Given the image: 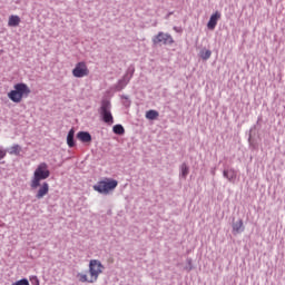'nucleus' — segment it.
Listing matches in <instances>:
<instances>
[{
	"label": "nucleus",
	"mask_w": 285,
	"mask_h": 285,
	"mask_svg": "<svg viewBox=\"0 0 285 285\" xmlns=\"http://www.w3.org/2000/svg\"><path fill=\"white\" fill-rule=\"evenodd\" d=\"M115 135H124V132H126V129H124V126L121 125H116L112 128Z\"/></svg>",
	"instance_id": "obj_16"
},
{
	"label": "nucleus",
	"mask_w": 285,
	"mask_h": 285,
	"mask_svg": "<svg viewBox=\"0 0 285 285\" xmlns=\"http://www.w3.org/2000/svg\"><path fill=\"white\" fill-rule=\"evenodd\" d=\"M157 117H159V111H157V110L150 109L146 112V119H149L153 121V120L157 119Z\"/></svg>",
	"instance_id": "obj_13"
},
{
	"label": "nucleus",
	"mask_w": 285,
	"mask_h": 285,
	"mask_svg": "<svg viewBox=\"0 0 285 285\" xmlns=\"http://www.w3.org/2000/svg\"><path fill=\"white\" fill-rule=\"evenodd\" d=\"M50 177V169L48 167V164L40 163L37 168L33 171V176L30 181V187L32 190H37L36 198L37 199H43L48 193H50V185L48 183H42L43 180L48 179Z\"/></svg>",
	"instance_id": "obj_1"
},
{
	"label": "nucleus",
	"mask_w": 285,
	"mask_h": 285,
	"mask_svg": "<svg viewBox=\"0 0 285 285\" xmlns=\"http://www.w3.org/2000/svg\"><path fill=\"white\" fill-rule=\"evenodd\" d=\"M77 139L82 144H90L92 141V136H90V132L88 131H79L77 134Z\"/></svg>",
	"instance_id": "obj_9"
},
{
	"label": "nucleus",
	"mask_w": 285,
	"mask_h": 285,
	"mask_svg": "<svg viewBox=\"0 0 285 285\" xmlns=\"http://www.w3.org/2000/svg\"><path fill=\"white\" fill-rule=\"evenodd\" d=\"M104 264H101V261L98 259H91L89 262V271L86 273H79L77 274L78 282H81L82 284H95L97 279H99V275L104 273Z\"/></svg>",
	"instance_id": "obj_2"
},
{
	"label": "nucleus",
	"mask_w": 285,
	"mask_h": 285,
	"mask_svg": "<svg viewBox=\"0 0 285 285\" xmlns=\"http://www.w3.org/2000/svg\"><path fill=\"white\" fill-rule=\"evenodd\" d=\"M72 75L78 78L88 77L90 70L88 69V66H86V62H78L72 70Z\"/></svg>",
	"instance_id": "obj_7"
},
{
	"label": "nucleus",
	"mask_w": 285,
	"mask_h": 285,
	"mask_svg": "<svg viewBox=\"0 0 285 285\" xmlns=\"http://www.w3.org/2000/svg\"><path fill=\"white\" fill-rule=\"evenodd\" d=\"M11 285H30V282H28V278H22L20 281L12 283Z\"/></svg>",
	"instance_id": "obj_19"
},
{
	"label": "nucleus",
	"mask_w": 285,
	"mask_h": 285,
	"mask_svg": "<svg viewBox=\"0 0 285 285\" xmlns=\"http://www.w3.org/2000/svg\"><path fill=\"white\" fill-rule=\"evenodd\" d=\"M6 155H8V151H6V149L0 147V161L6 157Z\"/></svg>",
	"instance_id": "obj_20"
},
{
	"label": "nucleus",
	"mask_w": 285,
	"mask_h": 285,
	"mask_svg": "<svg viewBox=\"0 0 285 285\" xmlns=\"http://www.w3.org/2000/svg\"><path fill=\"white\" fill-rule=\"evenodd\" d=\"M118 185L119 183L117 180L111 178H105L94 186V190L100 193L101 195H108V193L115 190Z\"/></svg>",
	"instance_id": "obj_4"
},
{
	"label": "nucleus",
	"mask_w": 285,
	"mask_h": 285,
	"mask_svg": "<svg viewBox=\"0 0 285 285\" xmlns=\"http://www.w3.org/2000/svg\"><path fill=\"white\" fill-rule=\"evenodd\" d=\"M154 46H173L175 43V39H173V36L169 33H164L159 31L156 36L153 37L151 39Z\"/></svg>",
	"instance_id": "obj_5"
},
{
	"label": "nucleus",
	"mask_w": 285,
	"mask_h": 285,
	"mask_svg": "<svg viewBox=\"0 0 285 285\" xmlns=\"http://www.w3.org/2000/svg\"><path fill=\"white\" fill-rule=\"evenodd\" d=\"M223 175L225 179H228V181H235L237 179V171L235 169H225L223 171Z\"/></svg>",
	"instance_id": "obj_10"
},
{
	"label": "nucleus",
	"mask_w": 285,
	"mask_h": 285,
	"mask_svg": "<svg viewBox=\"0 0 285 285\" xmlns=\"http://www.w3.org/2000/svg\"><path fill=\"white\" fill-rule=\"evenodd\" d=\"M180 170H181V177H183L184 179H186V177H188V173H189L188 165H186V163H184V164L180 166Z\"/></svg>",
	"instance_id": "obj_15"
},
{
	"label": "nucleus",
	"mask_w": 285,
	"mask_h": 285,
	"mask_svg": "<svg viewBox=\"0 0 285 285\" xmlns=\"http://www.w3.org/2000/svg\"><path fill=\"white\" fill-rule=\"evenodd\" d=\"M67 144H68L69 148H72V129H70L68 132Z\"/></svg>",
	"instance_id": "obj_18"
},
{
	"label": "nucleus",
	"mask_w": 285,
	"mask_h": 285,
	"mask_svg": "<svg viewBox=\"0 0 285 285\" xmlns=\"http://www.w3.org/2000/svg\"><path fill=\"white\" fill-rule=\"evenodd\" d=\"M30 87L23 82L16 83L13 86V90L9 91L7 97L12 101L13 104H21L23 99L30 97Z\"/></svg>",
	"instance_id": "obj_3"
},
{
	"label": "nucleus",
	"mask_w": 285,
	"mask_h": 285,
	"mask_svg": "<svg viewBox=\"0 0 285 285\" xmlns=\"http://www.w3.org/2000/svg\"><path fill=\"white\" fill-rule=\"evenodd\" d=\"M220 19L222 13L219 11L214 12L209 18V21L207 22L208 30H215V28H217V21H219Z\"/></svg>",
	"instance_id": "obj_8"
},
{
	"label": "nucleus",
	"mask_w": 285,
	"mask_h": 285,
	"mask_svg": "<svg viewBox=\"0 0 285 285\" xmlns=\"http://www.w3.org/2000/svg\"><path fill=\"white\" fill-rule=\"evenodd\" d=\"M20 23H21V18H19V16L9 17L8 26L10 28H17V26H19Z\"/></svg>",
	"instance_id": "obj_12"
},
{
	"label": "nucleus",
	"mask_w": 285,
	"mask_h": 285,
	"mask_svg": "<svg viewBox=\"0 0 285 285\" xmlns=\"http://www.w3.org/2000/svg\"><path fill=\"white\" fill-rule=\"evenodd\" d=\"M100 115L102 117V121H105V124H108L109 126H112V124H115V120L112 118V112H110V102L105 100L101 104L100 107Z\"/></svg>",
	"instance_id": "obj_6"
},
{
	"label": "nucleus",
	"mask_w": 285,
	"mask_h": 285,
	"mask_svg": "<svg viewBox=\"0 0 285 285\" xmlns=\"http://www.w3.org/2000/svg\"><path fill=\"white\" fill-rule=\"evenodd\" d=\"M36 285H39V279L36 278Z\"/></svg>",
	"instance_id": "obj_21"
},
{
	"label": "nucleus",
	"mask_w": 285,
	"mask_h": 285,
	"mask_svg": "<svg viewBox=\"0 0 285 285\" xmlns=\"http://www.w3.org/2000/svg\"><path fill=\"white\" fill-rule=\"evenodd\" d=\"M233 233L234 235H239V233H244V220L239 219L238 222L233 224Z\"/></svg>",
	"instance_id": "obj_11"
},
{
	"label": "nucleus",
	"mask_w": 285,
	"mask_h": 285,
	"mask_svg": "<svg viewBox=\"0 0 285 285\" xmlns=\"http://www.w3.org/2000/svg\"><path fill=\"white\" fill-rule=\"evenodd\" d=\"M213 55L210 50H202L200 51V58H203L204 61H207V59Z\"/></svg>",
	"instance_id": "obj_17"
},
{
	"label": "nucleus",
	"mask_w": 285,
	"mask_h": 285,
	"mask_svg": "<svg viewBox=\"0 0 285 285\" xmlns=\"http://www.w3.org/2000/svg\"><path fill=\"white\" fill-rule=\"evenodd\" d=\"M21 154V146L19 145H13L10 148L9 155H20Z\"/></svg>",
	"instance_id": "obj_14"
}]
</instances>
